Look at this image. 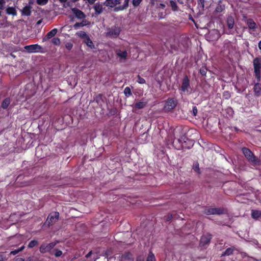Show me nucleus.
Segmentation results:
<instances>
[{"instance_id":"nucleus-12","label":"nucleus","mask_w":261,"mask_h":261,"mask_svg":"<svg viewBox=\"0 0 261 261\" xmlns=\"http://www.w3.org/2000/svg\"><path fill=\"white\" fill-rule=\"evenodd\" d=\"M121 30L118 27L113 26L109 29L108 34L110 36H113L115 38L117 37L120 34Z\"/></svg>"},{"instance_id":"nucleus-49","label":"nucleus","mask_w":261,"mask_h":261,"mask_svg":"<svg viewBox=\"0 0 261 261\" xmlns=\"http://www.w3.org/2000/svg\"><path fill=\"white\" fill-rule=\"evenodd\" d=\"M224 96H226V98H228L230 97V94L228 91H225L224 93Z\"/></svg>"},{"instance_id":"nucleus-58","label":"nucleus","mask_w":261,"mask_h":261,"mask_svg":"<svg viewBox=\"0 0 261 261\" xmlns=\"http://www.w3.org/2000/svg\"><path fill=\"white\" fill-rule=\"evenodd\" d=\"M258 48L261 50V40L258 43Z\"/></svg>"},{"instance_id":"nucleus-41","label":"nucleus","mask_w":261,"mask_h":261,"mask_svg":"<svg viewBox=\"0 0 261 261\" xmlns=\"http://www.w3.org/2000/svg\"><path fill=\"white\" fill-rule=\"evenodd\" d=\"M207 68L205 67H202L199 70L200 73L203 75L205 76L207 73Z\"/></svg>"},{"instance_id":"nucleus-3","label":"nucleus","mask_w":261,"mask_h":261,"mask_svg":"<svg viewBox=\"0 0 261 261\" xmlns=\"http://www.w3.org/2000/svg\"><path fill=\"white\" fill-rule=\"evenodd\" d=\"M178 103L177 100L174 98H169L165 102L164 110L165 112L168 113L175 108Z\"/></svg>"},{"instance_id":"nucleus-44","label":"nucleus","mask_w":261,"mask_h":261,"mask_svg":"<svg viewBox=\"0 0 261 261\" xmlns=\"http://www.w3.org/2000/svg\"><path fill=\"white\" fill-rule=\"evenodd\" d=\"M65 47L68 50H70L73 47V43L70 42H66L65 43Z\"/></svg>"},{"instance_id":"nucleus-15","label":"nucleus","mask_w":261,"mask_h":261,"mask_svg":"<svg viewBox=\"0 0 261 261\" xmlns=\"http://www.w3.org/2000/svg\"><path fill=\"white\" fill-rule=\"evenodd\" d=\"M254 95L255 97H259L261 95V83L257 82L254 85L253 88Z\"/></svg>"},{"instance_id":"nucleus-28","label":"nucleus","mask_w":261,"mask_h":261,"mask_svg":"<svg viewBox=\"0 0 261 261\" xmlns=\"http://www.w3.org/2000/svg\"><path fill=\"white\" fill-rule=\"evenodd\" d=\"M84 42L88 47H89L91 49L95 48V45L89 36L86 39Z\"/></svg>"},{"instance_id":"nucleus-9","label":"nucleus","mask_w":261,"mask_h":261,"mask_svg":"<svg viewBox=\"0 0 261 261\" xmlns=\"http://www.w3.org/2000/svg\"><path fill=\"white\" fill-rule=\"evenodd\" d=\"M24 48L30 53L41 52L42 49V47L37 44L26 45Z\"/></svg>"},{"instance_id":"nucleus-36","label":"nucleus","mask_w":261,"mask_h":261,"mask_svg":"<svg viewBox=\"0 0 261 261\" xmlns=\"http://www.w3.org/2000/svg\"><path fill=\"white\" fill-rule=\"evenodd\" d=\"M146 261H156L154 254L150 251Z\"/></svg>"},{"instance_id":"nucleus-53","label":"nucleus","mask_w":261,"mask_h":261,"mask_svg":"<svg viewBox=\"0 0 261 261\" xmlns=\"http://www.w3.org/2000/svg\"><path fill=\"white\" fill-rule=\"evenodd\" d=\"M172 218V215H169L167 216V217H166V220L169 221L171 220Z\"/></svg>"},{"instance_id":"nucleus-20","label":"nucleus","mask_w":261,"mask_h":261,"mask_svg":"<svg viewBox=\"0 0 261 261\" xmlns=\"http://www.w3.org/2000/svg\"><path fill=\"white\" fill-rule=\"evenodd\" d=\"M130 0H124V4L122 6H119L118 7H115L114 9V11L117 12L118 11H122L124 9H126L128 6V3Z\"/></svg>"},{"instance_id":"nucleus-61","label":"nucleus","mask_w":261,"mask_h":261,"mask_svg":"<svg viewBox=\"0 0 261 261\" xmlns=\"http://www.w3.org/2000/svg\"><path fill=\"white\" fill-rule=\"evenodd\" d=\"M154 1V0H151V3H152V4H153V3Z\"/></svg>"},{"instance_id":"nucleus-35","label":"nucleus","mask_w":261,"mask_h":261,"mask_svg":"<svg viewBox=\"0 0 261 261\" xmlns=\"http://www.w3.org/2000/svg\"><path fill=\"white\" fill-rule=\"evenodd\" d=\"M41 150H42V148L40 147H38L36 148V155L38 158L42 159L45 158V154H40L39 152L41 151Z\"/></svg>"},{"instance_id":"nucleus-27","label":"nucleus","mask_w":261,"mask_h":261,"mask_svg":"<svg viewBox=\"0 0 261 261\" xmlns=\"http://www.w3.org/2000/svg\"><path fill=\"white\" fill-rule=\"evenodd\" d=\"M62 254L63 252L61 250L57 248H55L53 249L51 253H50V255H54L56 257H60L62 255Z\"/></svg>"},{"instance_id":"nucleus-30","label":"nucleus","mask_w":261,"mask_h":261,"mask_svg":"<svg viewBox=\"0 0 261 261\" xmlns=\"http://www.w3.org/2000/svg\"><path fill=\"white\" fill-rule=\"evenodd\" d=\"M199 166V165L198 162L197 161H196L194 163V164L193 165V167H192L194 171L198 174L200 173V170Z\"/></svg>"},{"instance_id":"nucleus-19","label":"nucleus","mask_w":261,"mask_h":261,"mask_svg":"<svg viewBox=\"0 0 261 261\" xmlns=\"http://www.w3.org/2000/svg\"><path fill=\"white\" fill-rule=\"evenodd\" d=\"M236 248L234 246H232L231 247L228 248L226 249V250L221 255V257L225 256H229L232 255Z\"/></svg>"},{"instance_id":"nucleus-62","label":"nucleus","mask_w":261,"mask_h":261,"mask_svg":"<svg viewBox=\"0 0 261 261\" xmlns=\"http://www.w3.org/2000/svg\"><path fill=\"white\" fill-rule=\"evenodd\" d=\"M2 15V13H1V11H0V17Z\"/></svg>"},{"instance_id":"nucleus-42","label":"nucleus","mask_w":261,"mask_h":261,"mask_svg":"<svg viewBox=\"0 0 261 261\" xmlns=\"http://www.w3.org/2000/svg\"><path fill=\"white\" fill-rule=\"evenodd\" d=\"M137 82L139 84H145L146 81L144 79L140 76L139 75H138Z\"/></svg>"},{"instance_id":"nucleus-64","label":"nucleus","mask_w":261,"mask_h":261,"mask_svg":"<svg viewBox=\"0 0 261 261\" xmlns=\"http://www.w3.org/2000/svg\"><path fill=\"white\" fill-rule=\"evenodd\" d=\"M0 261H3L2 260H1Z\"/></svg>"},{"instance_id":"nucleus-40","label":"nucleus","mask_w":261,"mask_h":261,"mask_svg":"<svg viewBox=\"0 0 261 261\" xmlns=\"http://www.w3.org/2000/svg\"><path fill=\"white\" fill-rule=\"evenodd\" d=\"M52 43L56 45H59L61 41L60 38L58 37H54L52 39Z\"/></svg>"},{"instance_id":"nucleus-16","label":"nucleus","mask_w":261,"mask_h":261,"mask_svg":"<svg viewBox=\"0 0 261 261\" xmlns=\"http://www.w3.org/2000/svg\"><path fill=\"white\" fill-rule=\"evenodd\" d=\"M32 7L30 5H26L21 10V15L29 16L32 13Z\"/></svg>"},{"instance_id":"nucleus-6","label":"nucleus","mask_w":261,"mask_h":261,"mask_svg":"<svg viewBox=\"0 0 261 261\" xmlns=\"http://www.w3.org/2000/svg\"><path fill=\"white\" fill-rule=\"evenodd\" d=\"M59 212L51 213L48 216L46 223L48 226L53 225L59 220Z\"/></svg>"},{"instance_id":"nucleus-11","label":"nucleus","mask_w":261,"mask_h":261,"mask_svg":"<svg viewBox=\"0 0 261 261\" xmlns=\"http://www.w3.org/2000/svg\"><path fill=\"white\" fill-rule=\"evenodd\" d=\"M254 72H261V58L256 57L253 60Z\"/></svg>"},{"instance_id":"nucleus-23","label":"nucleus","mask_w":261,"mask_h":261,"mask_svg":"<svg viewBox=\"0 0 261 261\" xmlns=\"http://www.w3.org/2000/svg\"><path fill=\"white\" fill-rule=\"evenodd\" d=\"M11 102V99L9 97L6 98L2 102L1 107L4 109L8 108Z\"/></svg>"},{"instance_id":"nucleus-39","label":"nucleus","mask_w":261,"mask_h":261,"mask_svg":"<svg viewBox=\"0 0 261 261\" xmlns=\"http://www.w3.org/2000/svg\"><path fill=\"white\" fill-rule=\"evenodd\" d=\"M104 4L106 6H108V7H114L113 0H106Z\"/></svg>"},{"instance_id":"nucleus-52","label":"nucleus","mask_w":261,"mask_h":261,"mask_svg":"<svg viewBox=\"0 0 261 261\" xmlns=\"http://www.w3.org/2000/svg\"><path fill=\"white\" fill-rule=\"evenodd\" d=\"M42 21H43V19H41L38 20L37 21V22H36V26H39L40 24H41L42 23Z\"/></svg>"},{"instance_id":"nucleus-32","label":"nucleus","mask_w":261,"mask_h":261,"mask_svg":"<svg viewBox=\"0 0 261 261\" xmlns=\"http://www.w3.org/2000/svg\"><path fill=\"white\" fill-rule=\"evenodd\" d=\"M76 35L82 38L86 39L89 36L84 31H79L76 33Z\"/></svg>"},{"instance_id":"nucleus-2","label":"nucleus","mask_w":261,"mask_h":261,"mask_svg":"<svg viewBox=\"0 0 261 261\" xmlns=\"http://www.w3.org/2000/svg\"><path fill=\"white\" fill-rule=\"evenodd\" d=\"M242 151L248 161L251 163L253 165L255 166L259 164V159L250 149L247 147H243Z\"/></svg>"},{"instance_id":"nucleus-21","label":"nucleus","mask_w":261,"mask_h":261,"mask_svg":"<svg viewBox=\"0 0 261 261\" xmlns=\"http://www.w3.org/2000/svg\"><path fill=\"white\" fill-rule=\"evenodd\" d=\"M225 8V5L223 4L222 1H219L218 4L215 9V11L217 13H221L223 12Z\"/></svg>"},{"instance_id":"nucleus-37","label":"nucleus","mask_w":261,"mask_h":261,"mask_svg":"<svg viewBox=\"0 0 261 261\" xmlns=\"http://www.w3.org/2000/svg\"><path fill=\"white\" fill-rule=\"evenodd\" d=\"M38 242L36 240H32L31 242H29L28 244V248H32L34 247L35 246L38 245Z\"/></svg>"},{"instance_id":"nucleus-10","label":"nucleus","mask_w":261,"mask_h":261,"mask_svg":"<svg viewBox=\"0 0 261 261\" xmlns=\"http://www.w3.org/2000/svg\"><path fill=\"white\" fill-rule=\"evenodd\" d=\"M189 88H190V80L188 76L186 75L182 79L180 90L182 92H185L188 91Z\"/></svg>"},{"instance_id":"nucleus-47","label":"nucleus","mask_w":261,"mask_h":261,"mask_svg":"<svg viewBox=\"0 0 261 261\" xmlns=\"http://www.w3.org/2000/svg\"><path fill=\"white\" fill-rule=\"evenodd\" d=\"M198 113V110L196 106L193 107L192 108V114L194 116H196Z\"/></svg>"},{"instance_id":"nucleus-59","label":"nucleus","mask_w":261,"mask_h":261,"mask_svg":"<svg viewBox=\"0 0 261 261\" xmlns=\"http://www.w3.org/2000/svg\"><path fill=\"white\" fill-rule=\"evenodd\" d=\"M71 1L75 3V2H77V1H79V0H71Z\"/></svg>"},{"instance_id":"nucleus-5","label":"nucleus","mask_w":261,"mask_h":261,"mask_svg":"<svg viewBox=\"0 0 261 261\" xmlns=\"http://www.w3.org/2000/svg\"><path fill=\"white\" fill-rule=\"evenodd\" d=\"M114 51L120 62H124L126 60L128 53L126 49L115 48Z\"/></svg>"},{"instance_id":"nucleus-33","label":"nucleus","mask_w":261,"mask_h":261,"mask_svg":"<svg viewBox=\"0 0 261 261\" xmlns=\"http://www.w3.org/2000/svg\"><path fill=\"white\" fill-rule=\"evenodd\" d=\"M124 94L126 97H129L132 95V91L129 87H126L124 90Z\"/></svg>"},{"instance_id":"nucleus-45","label":"nucleus","mask_w":261,"mask_h":261,"mask_svg":"<svg viewBox=\"0 0 261 261\" xmlns=\"http://www.w3.org/2000/svg\"><path fill=\"white\" fill-rule=\"evenodd\" d=\"M261 72H254L255 77L256 79L257 82L259 83L260 81L261 77H260Z\"/></svg>"},{"instance_id":"nucleus-26","label":"nucleus","mask_w":261,"mask_h":261,"mask_svg":"<svg viewBox=\"0 0 261 261\" xmlns=\"http://www.w3.org/2000/svg\"><path fill=\"white\" fill-rule=\"evenodd\" d=\"M251 216L253 219H257L261 217V211L258 210H252Z\"/></svg>"},{"instance_id":"nucleus-7","label":"nucleus","mask_w":261,"mask_h":261,"mask_svg":"<svg viewBox=\"0 0 261 261\" xmlns=\"http://www.w3.org/2000/svg\"><path fill=\"white\" fill-rule=\"evenodd\" d=\"M204 213L206 215H221L224 213V209L223 208L215 207L205 208Z\"/></svg>"},{"instance_id":"nucleus-38","label":"nucleus","mask_w":261,"mask_h":261,"mask_svg":"<svg viewBox=\"0 0 261 261\" xmlns=\"http://www.w3.org/2000/svg\"><path fill=\"white\" fill-rule=\"evenodd\" d=\"M205 0H198V7L199 9L203 10L204 8Z\"/></svg>"},{"instance_id":"nucleus-31","label":"nucleus","mask_w":261,"mask_h":261,"mask_svg":"<svg viewBox=\"0 0 261 261\" xmlns=\"http://www.w3.org/2000/svg\"><path fill=\"white\" fill-rule=\"evenodd\" d=\"M86 25V20H83L81 22H76L73 26V28L75 30L80 27H83Z\"/></svg>"},{"instance_id":"nucleus-55","label":"nucleus","mask_w":261,"mask_h":261,"mask_svg":"<svg viewBox=\"0 0 261 261\" xmlns=\"http://www.w3.org/2000/svg\"><path fill=\"white\" fill-rule=\"evenodd\" d=\"M131 254H130V253L129 252H127V253H125L124 257L125 258H127L128 259H129V256Z\"/></svg>"},{"instance_id":"nucleus-18","label":"nucleus","mask_w":261,"mask_h":261,"mask_svg":"<svg viewBox=\"0 0 261 261\" xmlns=\"http://www.w3.org/2000/svg\"><path fill=\"white\" fill-rule=\"evenodd\" d=\"M93 8L95 10L94 14L95 15H98L101 14L103 11V7L99 3H96L93 7Z\"/></svg>"},{"instance_id":"nucleus-8","label":"nucleus","mask_w":261,"mask_h":261,"mask_svg":"<svg viewBox=\"0 0 261 261\" xmlns=\"http://www.w3.org/2000/svg\"><path fill=\"white\" fill-rule=\"evenodd\" d=\"M212 239V235L210 233H207L201 236L199 245L201 247H205L208 245Z\"/></svg>"},{"instance_id":"nucleus-51","label":"nucleus","mask_w":261,"mask_h":261,"mask_svg":"<svg viewBox=\"0 0 261 261\" xmlns=\"http://www.w3.org/2000/svg\"><path fill=\"white\" fill-rule=\"evenodd\" d=\"M136 261H144V258L143 257L139 256L137 257Z\"/></svg>"},{"instance_id":"nucleus-29","label":"nucleus","mask_w":261,"mask_h":261,"mask_svg":"<svg viewBox=\"0 0 261 261\" xmlns=\"http://www.w3.org/2000/svg\"><path fill=\"white\" fill-rule=\"evenodd\" d=\"M169 6L171 7L173 11H177L178 10V7L175 1L171 0L169 2Z\"/></svg>"},{"instance_id":"nucleus-1","label":"nucleus","mask_w":261,"mask_h":261,"mask_svg":"<svg viewBox=\"0 0 261 261\" xmlns=\"http://www.w3.org/2000/svg\"><path fill=\"white\" fill-rule=\"evenodd\" d=\"M192 140L188 138L186 134H184L178 139H174L173 145L177 150L190 149L193 145Z\"/></svg>"},{"instance_id":"nucleus-46","label":"nucleus","mask_w":261,"mask_h":261,"mask_svg":"<svg viewBox=\"0 0 261 261\" xmlns=\"http://www.w3.org/2000/svg\"><path fill=\"white\" fill-rule=\"evenodd\" d=\"M36 2L39 5H45L48 3V0H37Z\"/></svg>"},{"instance_id":"nucleus-4","label":"nucleus","mask_w":261,"mask_h":261,"mask_svg":"<svg viewBox=\"0 0 261 261\" xmlns=\"http://www.w3.org/2000/svg\"><path fill=\"white\" fill-rule=\"evenodd\" d=\"M58 241L52 242L49 243H43L41 245L39 248V251L41 253H49L50 254L51 253L54 248L57 244Z\"/></svg>"},{"instance_id":"nucleus-13","label":"nucleus","mask_w":261,"mask_h":261,"mask_svg":"<svg viewBox=\"0 0 261 261\" xmlns=\"http://www.w3.org/2000/svg\"><path fill=\"white\" fill-rule=\"evenodd\" d=\"M75 16L78 19H84L86 17L85 13L80 9L74 8L71 9Z\"/></svg>"},{"instance_id":"nucleus-43","label":"nucleus","mask_w":261,"mask_h":261,"mask_svg":"<svg viewBox=\"0 0 261 261\" xmlns=\"http://www.w3.org/2000/svg\"><path fill=\"white\" fill-rule=\"evenodd\" d=\"M142 0H133L132 4L134 7H137L140 5Z\"/></svg>"},{"instance_id":"nucleus-63","label":"nucleus","mask_w":261,"mask_h":261,"mask_svg":"<svg viewBox=\"0 0 261 261\" xmlns=\"http://www.w3.org/2000/svg\"><path fill=\"white\" fill-rule=\"evenodd\" d=\"M235 129H236V130H238V128H236V127L235 128Z\"/></svg>"},{"instance_id":"nucleus-24","label":"nucleus","mask_w":261,"mask_h":261,"mask_svg":"<svg viewBox=\"0 0 261 261\" xmlns=\"http://www.w3.org/2000/svg\"><path fill=\"white\" fill-rule=\"evenodd\" d=\"M147 101H139L137 102L134 106L135 108L137 109H142L147 105Z\"/></svg>"},{"instance_id":"nucleus-22","label":"nucleus","mask_w":261,"mask_h":261,"mask_svg":"<svg viewBox=\"0 0 261 261\" xmlns=\"http://www.w3.org/2000/svg\"><path fill=\"white\" fill-rule=\"evenodd\" d=\"M234 18L232 16H228L227 18V25L229 29H232L234 26Z\"/></svg>"},{"instance_id":"nucleus-25","label":"nucleus","mask_w":261,"mask_h":261,"mask_svg":"<svg viewBox=\"0 0 261 261\" xmlns=\"http://www.w3.org/2000/svg\"><path fill=\"white\" fill-rule=\"evenodd\" d=\"M6 11L8 15H12L13 16H16L17 15V12L14 7H8L6 9Z\"/></svg>"},{"instance_id":"nucleus-34","label":"nucleus","mask_w":261,"mask_h":261,"mask_svg":"<svg viewBox=\"0 0 261 261\" xmlns=\"http://www.w3.org/2000/svg\"><path fill=\"white\" fill-rule=\"evenodd\" d=\"M24 246H22V247H21L20 248H19L18 249H16V250L11 251L10 253V254L15 255L17 254V253H18L19 252L22 251L24 249Z\"/></svg>"},{"instance_id":"nucleus-17","label":"nucleus","mask_w":261,"mask_h":261,"mask_svg":"<svg viewBox=\"0 0 261 261\" xmlns=\"http://www.w3.org/2000/svg\"><path fill=\"white\" fill-rule=\"evenodd\" d=\"M246 23L249 30L254 31L257 28L255 22L252 18H248L246 20Z\"/></svg>"},{"instance_id":"nucleus-54","label":"nucleus","mask_w":261,"mask_h":261,"mask_svg":"<svg viewBox=\"0 0 261 261\" xmlns=\"http://www.w3.org/2000/svg\"><path fill=\"white\" fill-rule=\"evenodd\" d=\"M92 254V251H90L86 255L85 257L87 258H88L90 257V256Z\"/></svg>"},{"instance_id":"nucleus-56","label":"nucleus","mask_w":261,"mask_h":261,"mask_svg":"<svg viewBox=\"0 0 261 261\" xmlns=\"http://www.w3.org/2000/svg\"><path fill=\"white\" fill-rule=\"evenodd\" d=\"M159 7L161 8L162 9H164L165 8V5L164 4H163V3H161V4H160Z\"/></svg>"},{"instance_id":"nucleus-14","label":"nucleus","mask_w":261,"mask_h":261,"mask_svg":"<svg viewBox=\"0 0 261 261\" xmlns=\"http://www.w3.org/2000/svg\"><path fill=\"white\" fill-rule=\"evenodd\" d=\"M58 32V29L57 28H54L51 30L50 31L48 32L46 36L42 39V41L45 42L50 39L51 38L54 37Z\"/></svg>"},{"instance_id":"nucleus-60","label":"nucleus","mask_w":261,"mask_h":261,"mask_svg":"<svg viewBox=\"0 0 261 261\" xmlns=\"http://www.w3.org/2000/svg\"><path fill=\"white\" fill-rule=\"evenodd\" d=\"M178 2L181 4L182 3V1H181L180 0H178Z\"/></svg>"},{"instance_id":"nucleus-57","label":"nucleus","mask_w":261,"mask_h":261,"mask_svg":"<svg viewBox=\"0 0 261 261\" xmlns=\"http://www.w3.org/2000/svg\"><path fill=\"white\" fill-rule=\"evenodd\" d=\"M15 261H24V260L22 258H18Z\"/></svg>"},{"instance_id":"nucleus-50","label":"nucleus","mask_w":261,"mask_h":261,"mask_svg":"<svg viewBox=\"0 0 261 261\" xmlns=\"http://www.w3.org/2000/svg\"><path fill=\"white\" fill-rule=\"evenodd\" d=\"M114 7L120 4V0H113Z\"/></svg>"},{"instance_id":"nucleus-48","label":"nucleus","mask_w":261,"mask_h":261,"mask_svg":"<svg viewBox=\"0 0 261 261\" xmlns=\"http://www.w3.org/2000/svg\"><path fill=\"white\" fill-rule=\"evenodd\" d=\"M6 2L5 0H0V9L3 10L5 8Z\"/></svg>"}]
</instances>
